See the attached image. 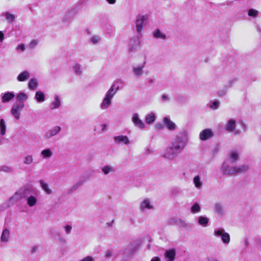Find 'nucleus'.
<instances>
[{
	"mask_svg": "<svg viewBox=\"0 0 261 261\" xmlns=\"http://www.w3.org/2000/svg\"><path fill=\"white\" fill-rule=\"evenodd\" d=\"M193 184L197 189H201L203 186L202 181L199 175H196L194 177Z\"/></svg>",
	"mask_w": 261,
	"mask_h": 261,
	"instance_id": "32",
	"label": "nucleus"
},
{
	"mask_svg": "<svg viewBox=\"0 0 261 261\" xmlns=\"http://www.w3.org/2000/svg\"><path fill=\"white\" fill-rule=\"evenodd\" d=\"M17 50H20L21 51H24L25 49V46L23 44H20L17 46L16 47Z\"/></svg>",
	"mask_w": 261,
	"mask_h": 261,
	"instance_id": "49",
	"label": "nucleus"
},
{
	"mask_svg": "<svg viewBox=\"0 0 261 261\" xmlns=\"http://www.w3.org/2000/svg\"><path fill=\"white\" fill-rule=\"evenodd\" d=\"M61 130V127L59 126H55L48 130L44 135L45 139H49L58 134Z\"/></svg>",
	"mask_w": 261,
	"mask_h": 261,
	"instance_id": "12",
	"label": "nucleus"
},
{
	"mask_svg": "<svg viewBox=\"0 0 261 261\" xmlns=\"http://www.w3.org/2000/svg\"><path fill=\"white\" fill-rule=\"evenodd\" d=\"M140 210L142 211L150 210L153 208V205L149 198H145L140 203L139 205Z\"/></svg>",
	"mask_w": 261,
	"mask_h": 261,
	"instance_id": "11",
	"label": "nucleus"
},
{
	"mask_svg": "<svg viewBox=\"0 0 261 261\" xmlns=\"http://www.w3.org/2000/svg\"><path fill=\"white\" fill-rule=\"evenodd\" d=\"M220 105V102L219 100H215L212 102H211L209 104V107L211 109L213 110L217 109Z\"/></svg>",
	"mask_w": 261,
	"mask_h": 261,
	"instance_id": "42",
	"label": "nucleus"
},
{
	"mask_svg": "<svg viewBox=\"0 0 261 261\" xmlns=\"http://www.w3.org/2000/svg\"><path fill=\"white\" fill-rule=\"evenodd\" d=\"M162 99L164 101H167L169 99V98L167 95L164 94L162 96Z\"/></svg>",
	"mask_w": 261,
	"mask_h": 261,
	"instance_id": "54",
	"label": "nucleus"
},
{
	"mask_svg": "<svg viewBox=\"0 0 261 261\" xmlns=\"http://www.w3.org/2000/svg\"><path fill=\"white\" fill-rule=\"evenodd\" d=\"M101 40V38L99 36H93L90 38V41L94 44H96L99 43Z\"/></svg>",
	"mask_w": 261,
	"mask_h": 261,
	"instance_id": "43",
	"label": "nucleus"
},
{
	"mask_svg": "<svg viewBox=\"0 0 261 261\" xmlns=\"http://www.w3.org/2000/svg\"><path fill=\"white\" fill-rule=\"evenodd\" d=\"M146 57L144 56L143 61L139 65H135L132 66V72L133 75L137 77H140L144 73V68L146 64Z\"/></svg>",
	"mask_w": 261,
	"mask_h": 261,
	"instance_id": "3",
	"label": "nucleus"
},
{
	"mask_svg": "<svg viewBox=\"0 0 261 261\" xmlns=\"http://www.w3.org/2000/svg\"><path fill=\"white\" fill-rule=\"evenodd\" d=\"M53 152L51 149L47 148L42 150L40 152V155L44 159H49L53 156Z\"/></svg>",
	"mask_w": 261,
	"mask_h": 261,
	"instance_id": "28",
	"label": "nucleus"
},
{
	"mask_svg": "<svg viewBox=\"0 0 261 261\" xmlns=\"http://www.w3.org/2000/svg\"><path fill=\"white\" fill-rule=\"evenodd\" d=\"M119 90V87L115 84H113L109 90L106 93L105 96L100 105V107L102 110L108 109L112 104V101Z\"/></svg>",
	"mask_w": 261,
	"mask_h": 261,
	"instance_id": "2",
	"label": "nucleus"
},
{
	"mask_svg": "<svg viewBox=\"0 0 261 261\" xmlns=\"http://www.w3.org/2000/svg\"><path fill=\"white\" fill-rule=\"evenodd\" d=\"M151 261H161V259L159 257H154L151 259Z\"/></svg>",
	"mask_w": 261,
	"mask_h": 261,
	"instance_id": "57",
	"label": "nucleus"
},
{
	"mask_svg": "<svg viewBox=\"0 0 261 261\" xmlns=\"http://www.w3.org/2000/svg\"><path fill=\"white\" fill-rule=\"evenodd\" d=\"M228 156L231 162H236L239 158V153L237 151H231L228 155Z\"/></svg>",
	"mask_w": 261,
	"mask_h": 261,
	"instance_id": "34",
	"label": "nucleus"
},
{
	"mask_svg": "<svg viewBox=\"0 0 261 261\" xmlns=\"http://www.w3.org/2000/svg\"><path fill=\"white\" fill-rule=\"evenodd\" d=\"M82 181L77 182L71 187L70 190L71 191H75L82 185Z\"/></svg>",
	"mask_w": 261,
	"mask_h": 261,
	"instance_id": "46",
	"label": "nucleus"
},
{
	"mask_svg": "<svg viewBox=\"0 0 261 261\" xmlns=\"http://www.w3.org/2000/svg\"><path fill=\"white\" fill-rule=\"evenodd\" d=\"M1 109V107L0 106V109Z\"/></svg>",
	"mask_w": 261,
	"mask_h": 261,
	"instance_id": "64",
	"label": "nucleus"
},
{
	"mask_svg": "<svg viewBox=\"0 0 261 261\" xmlns=\"http://www.w3.org/2000/svg\"><path fill=\"white\" fill-rule=\"evenodd\" d=\"M258 14V11L255 9H251L248 11V15L252 17H256Z\"/></svg>",
	"mask_w": 261,
	"mask_h": 261,
	"instance_id": "45",
	"label": "nucleus"
},
{
	"mask_svg": "<svg viewBox=\"0 0 261 261\" xmlns=\"http://www.w3.org/2000/svg\"><path fill=\"white\" fill-rule=\"evenodd\" d=\"M78 13L77 8L75 7L69 10L65 15V18L66 20H69L73 18L75 15Z\"/></svg>",
	"mask_w": 261,
	"mask_h": 261,
	"instance_id": "26",
	"label": "nucleus"
},
{
	"mask_svg": "<svg viewBox=\"0 0 261 261\" xmlns=\"http://www.w3.org/2000/svg\"><path fill=\"white\" fill-rule=\"evenodd\" d=\"M101 170L104 175H107L110 173L115 172V169L111 165H106L101 168Z\"/></svg>",
	"mask_w": 261,
	"mask_h": 261,
	"instance_id": "29",
	"label": "nucleus"
},
{
	"mask_svg": "<svg viewBox=\"0 0 261 261\" xmlns=\"http://www.w3.org/2000/svg\"><path fill=\"white\" fill-rule=\"evenodd\" d=\"M208 222V219L204 216H200L198 220V224L203 227L206 226Z\"/></svg>",
	"mask_w": 261,
	"mask_h": 261,
	"instance_id": "38",
	"label": "nucleus"
},
{
	"mask_svg": "<svg viewBox=\"0 0 261 261\" xmlns=\"http://www.w3.org/2000/svg\"><path fill=\"white\" fill-rule=\"evenodd\" d=\"M101 131L103 132L107 127V125L106 124H102L101 125Z\"/></svg>",
	"mask_w": 261,
	"mask_h": 261,
	"instance_id": "58",
	"label": "nucleus"
},
{
	"mask_svg": "<svg viewBox=\"0 0 261 261\" xmlns=\"http://www.w3.org/2000/svg\"><path fill=\"white\" fill-rule=\"evenodd\" d=\"M22 198H27L32 193L35 192L34 189L31 186L23 187L18 190Z\"/></svg>",
	"mask_w": 261,
	"mask_h": 261,
	"instance_id": "9",
	"label": "nucleus"
},
{
	"mask_svg": "<svg viewBox=\"0 0 261 261\" xmlns=\"http://www.w3.org/2000/svg\"><path fill=\"white\" fill-rule=\"evenodd\" d=\"M15 97V94L13 92H7L4 93L2 96V101L3 103H6L10 101Z\"/></svg>",
	"mask_w": 261,
	"mask_h": 261,
	"instance_id": "17",
	"label": "nucleus"
},
{
	"mask_svg": "<svg viewBox=\"0 0 261 261\" xmlns=\"http://www.w3.org/2000/svg\"><path fill=\"white\" fill-rule=\"evenodd\" d=\"M1 16H4L8 23H12L15 21L16 19V15L10 12H3L1 14Z\"/></svg>",
	"mask_w": 261,
	"mask_h": 261,
	"instance_id": "19",
	"label": "nucleus"
},
{
	"mask_svg": "<svg viewBox=\"0 0 261 261\" xmlns=\"http://www.w3.org/2000/svg\"><path fill=\"white\" fill-rule=\"evenodd\" d=\"M236 127V121L232 119L229 120L225 125V129L228 132H232Z\"/></svg>",
	"mask_w": 261,
	"mask_h": 261,
	"instance_id": "31",
	"label": "nucleus"
},
{
	"mask_svg": "<svg viewBox=\"0 0 261 261\" xmlns=\"http://www.w3.org/2000/svg\"><path fill=\"white\" fill-rule=\"evenodd\" d=\"M200 210L201 207L198 203H195L191 207V212L193 214L199 212Z\"/></svg>",
	"mask_w": 261,
	"mask_h": 261,
	"instance_id": "41",
	"label": "nucleus"
},
{
	"mask_svg": "<svg viewBox=\"0 0 261 261\" xmlns=\"http://www.w3.org/2000/svg\"><path fill=\"white\" fill-rule=\"evenodd\" d=\"M113 256V253L111 251H108L105 253V257L107 258L111 257Z\"/></svg>",
	"mask_w": 261,
	"mask_h": 261,
	"instance_id": "52",
	"label": "nucleus"
},
{
	"mask_svg": "<svg viewBox=\"0 0 261 261\" xmlns=\"http://www.w3.org/2000/svg\"><path fill=\"white\" fill-rule=\"evenodd\" d=\"M134 49H135V48L133 46L129 47V51H134Z\"/></svg>",
	"mask_w": 261,
	"mask_h": 261,
	"instance_id": "61",
	"label": "nucleus"
},
{
	"mask_svg": "<svg viewBox=\"0 0 261 261\" xmlns=\"http://www.w3.org/2000/svg\"><path fill=\"white\" fill-rule=\"evenodd\" d=\"M155 119L156 116L155 113L153 112H151L146 115L145 121L147 124H150L155 121Z\"/></svg>",
	"mask_w": 261,
	"mask_h": 261,
	"instance_id": "30",
	"label": "nucleus"
},
{
	"mask_svg": "<svg viewBox=\"0 0 261 261\" xmlns=\"http://www.w3.org/2000/svg\"><path fill=\"white\" fill-rule=\"evenodd\" d=\"M27 204L30 207L35 206L38 202V199L36 196L33 195H30L26 199Z\"/></svg>",
	"mask_w": 261,
	"mask_h": 261,
	"instance_id": "25",
	"label": "nucleus"
},
{
	"mask_svg": "<svg viewBox=\"0 0 261 261\" xmlns=\"http://www.w3.org/2000/svg\"><path fill=\"white\" fill-rule=\"evenodd\" d=\"M237 174L244 173L249 169V166L246 165H242L236 166Z\"/></svg>",
	"mask_w": 261,
	"mask_h": 261,
	"instance_id": "39",
	"label": "nucleus"
},
{
	"mask_svg": "<svg viewBox=\"0 0 261 261\" xmlns=\"http://www.w3.org/2000/svg\"><path fill=\"white\" fill-rule=\"evenodd\" d=\"M163 122L166 127L170 131H174L176 128V124L173 122L169 117H165Z\"/></svg>",
	"mask_w": 261,
	"mask_h": 261,
	"instance_id": "13",
	"label": "nucleus"
},
{
	"mask_svg": "<svg viewBox=\"0 0 261 261\" xmlns=\"http://www.w3.org/2000/svg\"><path fill=\"white\" fill-rule=\"evenodd\" d=\"M39 184L41 189L46 194L50 195L53 193V191L49 188V185L45 182L44 180H40L39 181Z\"/></svg>",
	"mask_w": 261,
	"mask_h": 261,
	"instance_id": "21",
	"label": "nucleus"
},
{
	"mask_svg": "<svg viewBox=\"0 0 261 261\" xmlns=\"http://www.w3.org/2000/svg\"><path fill=\"white\" fill-rule=\"evenodd\" d=\"M72 71L77 76H81L83 70L81 65L79 63H74L71 68Z\"/></svg>",
	"mask_w": 261,
	"mask_h": 261,
	"instance_id": "23",
	"label": "nucleus"
},
{
	"mask_svg": "<svg viewBox=\"0 0 261 261\" xmlns=\"http://www.w3.org/2000/svg\"><path fill=\"white\" fill-rule=\"evenodd\" d=\"M153 36L156 39L165 40L167 38L166 34L160 30L156 29L153 32Z\"/></svg>",
	"mask_w": 261,
	"mask_h": 261,
	"instance_id": "27",
	"label": "nucleus"
},
{
	"mask_svg": "<svg viewBox=\"0 0 261 261\" xmlns=\"http://www.w3.org/2000/svg\"><path fill=\"white\" fill-rule=\"evenodd\" d=\"M224 175L232 176L237 174L236 166H230L226 163H223L221 168Z\"/></svg>",
	"mask_w": 261,
	"mask_h": 261,
	"instance_id": "7",
	"label": "nucleus"
},
{
	"mask_svg": "<svg viewBox=\"0 0 261 261\" xmlns=\"http://www.w3.org/2000/svg\"><path fill=\"white\" fill-rule=\"evenodd\" d=\"M4 39V33L0 31V42H2Z\"/></svg>",
	"mask_w": 261,
	"mask_h": 261,
	"instance_id": "53",
	"label": "nucleus"
},
{
	"mask_svg": "<svg viewBox=\"0 0 261 261\" xmlns=\"http://www.w3.org/2000/svg\"><path fill=\"white\" fill-rule=\"evenodd\" d=\"M146 152H147V153H148V154H149V153H150L151 152V151L150 149H147L146 150Z\"/></svg>",
	"mask_w": 261,
	"mask_h": 261,
	"instance_id": "62",
	"label": "nucleus"
},
{
	"mask_svg": "<svg viewBox=\"0 0 261 261\" xmlns=\"http://www.w3.org/2000/svg\"><path fill=\"white\" fill-rule=\"evenodd\" d=\"M35 99L38 103L43 102L46 100L45 95L42 91L38 90L35 93Z\"/></svg>",
	"mask_w": 261,
	"mask_h": 261,
	"instance_id": "22",
	"label": "nucleus"
},
{
	"mask_svg": "<svg viewBox=\"0 0 261 261\" xmlns=\"http://www.w3.org/2000/svg\"><path fill=\"white\" fill-rule=\"evenodd\" d=\"M132 121L134 125L137 128L140 129H144L145 125L143 121L140 118L138 113H134L132 117Z\"/></svg>",
	"mask_w": 261,
	"mask_h": 261,
	"instance_id": "8",
	"label": "nucleus"
},
{
	"mask_svg": "<svg viewBox=\"0 0 261 261\" xmlns=\"http://www.w3.org/2000/svg\"><path fill=\"white\" fill-rule=\"evenodd\" d=\"M61 105V100L60 97L57 94L55 95L54 100L52 101L50 105V109L51 110L58 109L60 107Z\"/></svg>",
	"mask_w": 261,
	"mask_h": 261,
	"instance_id": "18",
	"label": "nucleus"
},
{
	"mask_svg": "<svg viewBox=\"0 0 261 261\" xmlns=\"http://www.w3.org/2000/svg\"><path fill=\"white\" fill-rule=\"evenodd\" d=\"M245 243H246V244L247 245V244H248V240L247 239L245 240Z\"/></svg>",
	"mask_w": 261,
	"mask_h": 261,
	"instance_id": "63",
	"label": "nucleus"
},
{
	"mask_svg": "<svg viewBox=\"0 0 261 261\" xmlns=\"http://www.w3.org/2000/svg\"><path fill=\"white\" fill-rule=\"evenodd\" d=\"M6 132V125L4 119H1L0 120V133L1 135L4 136L5 135Z\"/></svg>",
	"mask_w": 261,
	"mask_h": 261,
	"instance_id": "40",
	"label": "nucleus"
},
{
	"mask_svg": "<svg viewBox=\"0 0 261 261\" xmlns=\"http://www.w3.org/2000/svg\"><path fill=\"white\" fill-rule=\"evenodd\" d=\"M34 162V158L32 154H27L23 157V163L25 165H30Z\"/></svg>",
	"mask_w": 261,
	"mask_h": 261,
	"instance_id": "37",
	"label": "nucleus"
},
{
	"mask_svg": "<svg viewBox=\"0 0 261 261\" xmlns=\"http://www.w3.org/2000/svg\"><path fill=\"white\" fill-rule=\"evenodd\" d=\"M148 17L147 15H139L137 17L136 28L138 34L140 36L142 35L143 26L145 22L147 20Z\"/></svg>",
	"mask_w": 261,
	"mask_h": 261,
	"instance_id": "6",
	"label": "nucleus"
},
{
	"mask_svg": "<svg viewBox=\"0 0 261 261\" xmlns=\"http://www.w3.org/2000/svg\"><path fill=\"white\" fill-rule=\"evenodd\" d=\"M94 258L92 256H86L77 261H94Z\"/></svg>",
	"mask_w": 261,
	"mask_h": 261,
	"instance_id": "48",
	"label": "nucleus"
},
{
	"mask_svg": "<svg viewBox=\"0 0 261 261\" xmlns=\"http://www.w3.org/2000/svg\"><path fill=\"white\" fill-rule=\"evenodd\" d=\"M30 77V73L27 70L20 72L17 76V80L19 82H25Z\"/></svg>",
	"mask_w": 261,
	"mask_h": 261,
	"instance_id": "20",
	"label": "nucleus"
},
{
	"mask_svg": "<svg viewBox=\"0 0 261 261\" xmlns=\"http://www.w3.org/2000/svg\"><path fill=\"white\" fill-rule=\"evenodd\" d=\"M12 170V168L7 166H3L0 167V171H3L5 172L9 173Z\"/></svg>",
	"mask_w": 261,
	"mask_h": 261,
	"instance_id": "44",
	"label": "nucleus"
},
{
	"mask_svg": "<svg viewBox=\"0 0 261 261\" xmlns=\"http://www.w3.org/2000/svg\"><path fill=\"white\" fill-rule=\"evenodd\" d=\"M176 250L174 248L167 250L164 254L166 261H174L175 259Z\"/></svg>",
	"mask_w": 261,
	"mask_h": 261,
	"instance_id": "14",
	"label": "nucleus"
},
{
	"mask_svg": "<svg viewBox=\"0 0 261 261\" xmlns=\"http://www.w3.org/2000/svg\"><path fill=\"white\" fill-rule=\"evenodd\" d=\"M133 40H135V45H136V46H138V45H139V44H140V41H139V39H138V38L136 39L135 38H134V39H132L130 40V43H129L130 45H131V44H132V42H133Z\"/></svg>",
	"mask_w": 261,
	"mask_h": 261,
	"instance_id": "50",
	"label": "nucleus"
},
{
	"mask_svg": "<svg viewBox=\"0 0 261 261\" xmlns=\"http://www.w3.org/2000/svg\"><path fill=\"white\" fill-rule=\"evenodd\" d=\"M28 95L23 93L20 92L18 93L16 96L17 101L18 102H23L25 101L28 99Z\"/></svg>",
	"mask_w": 261,
	"mask_h": 261,
	"instance_id": "35",
	"label": "nucleus"
},
{
	"mask_svg": "<svg viewBox=\"0 0 261 261\" xmlns=\"http://www.w3.org/2000/svg\"><path fill=\"white\" fill-rule=\"evenodd\" d=\"M186 144L187 142L185 138L178 136H176L170 145L162 152L163 157L170 161L174 160L177 155L184 149Z\"/></svg>",
	"mask_w": 261,
	"mask_h": 261,
	"instance_id": "1",
	"label": "nucleus"
},
{
	"mask_svg": "<svg viewBox=\"0 0 261 261\" xmlns=\"http://www.w3.org/2000/svg\"><path fill=\"white\" fill-rule=\"evenodd\" d=\"M59 241L60 243L65 244L66 243V240L63 237H60L59 239Z\"/></svg>",
	"mask_w": 261,
	"mask_h": 261,
	"instance_id": "55",
	"label": "nucleus"
},
{
	"mask_svg": "<svg viewBox=\"0 0 261 261\" xmlns=\"http://www.w3.org/2000/svg\"><path fill=\"white\" fill-rule=\"evenodd\" d=\"M214 212L219 215H223L224 213L223 207L220 203H216L214 205Z\"/></svg>",
	"mask_w": 261,
	"mask_h": 261,
	"instance_id": "36",
	"label": "nucleus"
},
{
	"mask_svg": "<svg viewBox=\"0 0 261 261\" xmlns=\"http://www.w3.org/2000/svg\"><path fill=\"white\" fill-rule=\"evenodd\" d=\"M37 249V247H34L32 248V252L33 253H34V252H35L36 251Z\"/></svg>",
	"mask_w": 261,
	"mask_h": 261,
	"instance_id": "60",
	"label": "nucleus"
},
{
	"mask_svg": "<svg viewBox=\"0 0 261 261\" xmlns=\"http://www.w3.org/2000/svg\"><path fill=\"white\" fill-rule=\"evenodd\" d=\"M214 136V133L210 128L202 130L199 134V138L202 141L210 139Z\"/></svg>",
	"mask_w": 261,
	"mask_h": 261,
	"instance_id": "10",
	"label": "nucleus"
},
{
	"mask_svg": "<svg viewBox=\"0 0 261 261\" xmlns=\"http://www.w3.org/2000/svg\"><path fill=\"white\" fill-rule=\"evenodd\" d=\"M24 106L23 102H18L13 105L11 109V113L16 120L20 119L21 111Z\"/></svg>",
	"mask_w": 261,
	"mask_h": 261,
	"instance_id": "5",
	"label": "nucleus"
},
{
	"mask_svg": "<svg viewBox=\"0 0 261 261\" xmlns=\"http://www.w3.org/2000/svg\"><path fill=\"white\" fill-rule=\"evenodd\" d=\"M72 226L70 225H66L64 226V229L65 230V233L67 234L70 233L72 230Z\"/></svg>",
	"mask_w": 261,
	"mask_h": 261,
	"instance_id": "47",
	"label": "nucleus"
},
{
	"mask_svg": "<svg viewBox=\"0 0 261 261\" xmlns=\"http://www.w3.org/2000/svg\"><path fill=\"white\" fill-rule=\"evenodd\" d=\"M10 238V230L7 228H5L2 231L0 241L4 243H7Z\"/></svg>",
	"mask_w": 261,
	"mask_h": 261,
	"instance_id": "16",
	"label": "nucleus"
},
{
	"mask_svg": "<svg viewBox=\"0 0 261 261\" xmlns=\"http://www.w3.org/2000/svg\"><path fill=\"white\" fill-rule=\"evenodd\" d=\"M38 86V82L35 79H31L28 83V88L31 90H36Z\"/></svg>",
	"mask_w": 261,
	"mask_h": 261,
	"instance_id": "33",
	"label": "nucleus"
},
{
	"mask_svg": "<svg viewBox=\"0 0 261 261\" xmlns=\"http://www.w3.org/2000/svg\"><path fill=\"white\" fill-rule=\"evenodd\" d=\"M156 127L159 129H161L163 128V126L161 124H158L156 125Z\"/></svg>",
	"mask_w": 261,
	"mask_h": 261,
	"instance_id": "59",
	"label": "nucleus"
},
{
	"mask_svg": "<svg viewBox=\"0 0 261 261\" xmlns=\"http://www.w3.org/2000/svg\"><path fill=\"white\" fill-rule=\"evenodd\" d=\"M113 139L114 142L117 144L128 145L130 143L129 140L126 136L120 135L115 136Z\"/></svg>",
	"mask_w": 261,
	"mask_h": 261,
	"instance_id": "15",
	"label": "nucleus"
},
{
	"mask_svg": "<svg viewBox=\"0 0 261 261\" xmlns=\"http://www.w3.org/2000/svg\"><path fill=\"white\" fill-rule=\"evenodd\" d=\"M38 44V41L36 40H33L31 41L30 45L32 47H35Z\"/></svg>",
	"mask_w": 261,
	"mask_h": 261,
	"instance_id": "51",
	"label": "nucleus"
},
{
	"mask_svg": "<svg viewBox=\"0 0 261 261\" xmlns=\"http://www.w3.org/2000/svg\"><path fill=\"white\" fill-rule=\"evenodd\" d=\"M106 1L110 4H115L116 0H106Z\"/></svg>",
	"mask_w": 261,
	"mask_h": 261,
	"instance_id": "56",
	"label": "nucleus"
},
{
	"mask_svg": "<svg viewBox=\"0 0 261 261\" xmlns=\"http://www.w3.org/2000/svg\"><path fill=\"white\" fill-rule=\"evenodd\" d=\"M214 234L216 237H221L224 244H228L230 242V236L225 231L223 228H218L214 230Z\"/></svg>",
	"mask_w": 261,
	"mask_h": 261,
	"instance_id": "4",
	"label": "nucleus"
},
{
	"mask_svg": "<svg viewBox=\"0 0 261 261\" xmlns=\"http://www.w3.org/2000/svg\"><path fill=\"white\" fill-rule=\"evenodd\" d=\"M22 199L19 192L17 191L9 199L11 204H13L16 203L20 199Z\"/></svg>",
	"mask_w": 261,
	"mask_h": 261,
	"instance_id": "24",
	"label": "nucleus"
}]
</instances>
